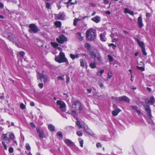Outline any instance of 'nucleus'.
Masks as SVG:
<instances>
[{
    "mask_svg": "<svg viewBox=\"0 0 155 155\" xmlns=\"http://www.w3.org/2000/svg\"><path fill=\"white\" fill-rule=\"evenodd\" d=\"M82 110V105L81 102L78 101H75L73 102L70 109L71 113H68L70 114H75L80 112Z\"/></svg>",
    "mask_w": 155,
    "mask_h": 155,
    "instance_id": "f257e3e1",
    "label": "nucleus"
},
{
    "mask_svg": "<svg viewBox=\"0 0 155 155\" xmlns=\"http://www.w3.org/2000/svg\"><path fill=\"white\" fill-rule=\"evenodd\" d=\"M97 35L95 30L89 28L86 32V38L87 41H94L96 39Z\"/></svg>",
    "mask_w": 155,
    "mask_h": 155,
    "instance_id": "f03ea898",
    "label": "nucleus"
},
{
    "mask_svg": "<svg viewBox=\"0 0 155 155\" xmlns=\"http://www.w3.org/2000/svg\"><path fill=\"white\" fill-rule=\"evenodd\" d=\"M55 60L59 63L65 62L68 65L69 64L68 60L65 57L64 53L61 51L60 52L59 55L55 56Z\"/></svg>",
    "mask_w": 155,
    "mask_h": 155,
    "instance_id": "7ed1b4c3",
    "label": "nucleus"
},
{
    "mask_svg": "<svg viewBox=\"0 0 155 155\" xmlns=\"http://www.w3.org/2000/svg\"><path fill=\"white\" fill-rule=\"evenodd\" d=\"M29 29L28 31L30 33H36L39 30V29L35 24H30L29 25Z\"/></svg>",
    "mask_w": 155,
    "mask_h": 155,
    "instance_id": "20e7f679",
    "label": "nucleus"
},
{
    "mask_svg": "<svg viewBox=\"0 0 155 155\" xmlns=\"http://www.w3.org/2000/svg\"><path fill=\"white\" fill-rule=\"evenodd\" d=\"M68 39L64 35H61L58 38H56V41L58 43L60 44H63L64 42L67 41Z\"/></svg>",
    "mask_w": 155,
    "mask_h": 155,
    "instance_id": "39448f33",
    "label": "nucleus"
},
{
    "mask_svg": "<svg viewBox=\"0 0 155 155\" xmlns=\"http://www.w3.org/2000/svg\"><path fill=\"white\" fill-rule=\"evenodd\" d=\"M92 58L93 59H96L99 62L102 61V58L100 53L99 52H93L91 54Z\"/></svg>",
    "mask_w": 155,
    "mask_h": 155,
    "instance_id": "423d86ee",
    "label": "nucleus"
},
{
    "mask_svg": "<svg viewBox=\"0 0 155 155\" xmlns=\"http://www.w3.org/2000/svg\"><path fill=\"white\" fill-rule=\"evenodd\" d=\"M143 106L146 112V114L147 116L150 118L152 117L151 114V109L149 105L146 104H144Z\"/></svg>",
    "mask_w": 155,
    "mask_h": 155,
    "instance_id": "0eeeda50",
    "label": "nucleus"
},
{
    "mask_svg": "<svg viewBox=\"0 0 155 155\" xmlns=\"http://www.w3.org/2000/svg\"><path fill=\"white\" fill-rule=\"evenodd\" d=\"M56 104L58 105L59 106L60 109L62 110V111H65L66 108V104L63 101L60 100H58L56 102Z\"/></svg>",
    "mask_w": 155,
    "mask_h": 155,
    "instance_id": "6e6552de",
    "label": "nucleus"
},
{
    "mask_svg": "<svg viewBox=\"0 0 155 155\" xmlns=\"http://www.w3.org/2000/svg\"><path fill=\"white\" fill-rule=\"evenodd\" d=\"M115 100L116 101L119 100L121 101H124L127 103H129L130 101L129 98L126 96H123L120 97H116L115 98Z\"/></svg>",
    "mask_w": 155,
    "mask_h": 155,
    "instance_id": "1a4fd4ad",
    "label": "nucleus"
},
{
    "mask_svg": "<svg viewBox=\"0 0 155 155\" xmlns=\"http://www.w3.org/2000/svg\"><path fill=\"white\" fill-rule=\"evenodd\" d=\"M39 77L41 81L42 79H43V82L44 83L46 82L48 78V76L47 75H45L39 73Z\"/></svg>",
    "mask_w": 155,
    "mask_h": 155,
    "instance_id": "9d476101",
    "label": "nucleus"
},
{
    "mask_svg": "<svg viewBox=\"0 0 155 155\" xmlns=\"http://www.w3.org/2000/svg\"><path fill=\"white\" fill-rule=\"evenodd\" d=\"M36 130L39 134L40 138H43L45 137V135L44 134V132L43 130L41 131L39 128L38 127H37L36 128Z\"/></svg>",
    "mask_w": 155,
    "mask_h": 155,
    "instance_id": "9b49d317",
    "label": "nucleus"
},
{
    "mask_svg": "<svg viewBox=\"0 0 155 155\" xmlns=\"http://www.w3.org/2000/svg\"><path fill=\"white\" fill-rule=\"evenodd\" d=\"M155 101V99L154 97L152 96L150 98V99H146L145 100V102L146 103L150 105L153 104Z\"/></svg>",
    "mask_w": 155,
    "mask_h": 155,
    "instance_id": "f8f14e48",
    "label": "nucleus"
},
{
    "mask_svg": "<svg viewBox=\"0 0 155 155\" xmlns=\"http://www.w3.org/2000/svg\"><path fill=\"white\" fill-rule=\"evenodd\" d=\"M137 23L138 25L140 28H141L143 26L142 17L141 16L137 18Z\"/></svg>",
    "mask_w": 155,
    "mask_h": 155,
    "instance_id": "ddd939ff",
    "label": "nucleus"
},
{
    "mask_svg": "<svg viewBox=\"0 0 155 155\" xmlns=\"http://www.w3.org/2000/svg\"><path fill=\"white\" fill-rule=\"evenodd\" d=\"M65 15L63 12H60L58 14L57 18L58 19L64 20L65 19Z\"/></svg>",
    "mask_w": 155,
    "mask_h": 155,
    "instance_id": "4468645a",
    "label": "nucleus"
},
{
    "mask_svg": "<svg viewBox=\"0 0 155 155\" xmlns=\"http://www.w3.org/2000/svg\"><path fill=\"white\" fill-rule=\"evenodd\" d=\"M106 34L104 32L103 33H101L100 35V40L102 42H105L107 39L105 35Z\"/></svg>",
    "mask_w": 155,
    "mask_h": 155,
    "instance_id": "2eb2a0df",
    "label": "nucleus"
},
{
    "mask_svg": "<svg viewBox=\"0 0 155 155\" xmlns=\"http://www.w3.org/2000/svg\"><path fill=\"white\" fill-rule=\"evenodd\" d=\"M64 143L68 146H70L73 145L74 143L70 140L69 139H66L64 140Z\"/></svg>",
    "mask_w": 155,
    "mask_h": 155,
    "instance_id": "dca6fc26",
    "label": "nucleus"
},
{
    "mask_svg": "<svg viewBox=\"0 0 155 155\" xmlns=\"http://www.w3.org/2000/svg\"><path fill=\"white\" fill-rule=\"evenodd\" d=\"M134 39L137 41L139 45L141 48V49L145 47L144 43L143 42H140L139 39L136 38H135Z\"/></svg>",
    "mask_w": 155,
    "mask_h": 155,
    "instance_id": "f3484780",
    "label": "nucleus"
},
{
    "mask_svg": "<svg viewBox=\"0 0 155 155\" xmlns=\"http://www.w3.org/2000/svg\"><path fill=\"white\" fill-rule=\"evenodd\" d=\"M91 20L96 23H98L100 21V17L99 16L96 15L92 18Z\"/></svg>",
    "mask_w": 155,
    "mask_h": 155,
    "instance_id": "a211bd4d",
    "label": "nucleus"
},
{
    "mask_svg": "<svg viewBox=\"0 0 155 155\" xmlns=\"http://www.w3.org/2000/svg\"><path fill=\"white\" fill-rule=\"evenodd\" d=\"M120 111L121 110L119 108H117L116 109L113 110L112 112V114L113 116H116Z\"/></svg>",
    "mask_w": 155,
    "mask_h": 155,
    "instance_id": "6ab92c4d",
    "label": "nucleus"
},
{
    "mask_svg": "<svg viewBox=\"0 0 155 155\" xmlns=\"http://www.w3.org/2000/svg\"><path fill=\"white\" fill-rule=\"evenodd\" d=\"M76 36L77 38L80 41H81L84 40V37L81 36V33L80 32L77 33Z\"/></svg>",
    "mask_w": 155,
    "mask_h": 155,
    "instance_id": "aec40b11",
    "label": "nucleus"
},
{
    "mask_svg": "<svg viewBox=\"0 0 155 155\" xmlns=\"http://www.w3.org/2000/svg\"><path fill=\"white\" fill-rule=\"evenodd\" d=\"M54 25L57 28H60L61 26V22L60 21H56L54 23Z\"/></svg>",
    "mask_w": 155,
    "mask_h": 155,
    "instance_id": "412c9836",
    "label": "nucleus"
},
{
    "mask_svg": "<svg viewBox=\"0 0 155 155\" xmlns=\"http://www.w3.org/2000/svg\"><path fill=\"white\" fill-rule=\"evenodd\" d=\"M80 66L82 67H84L85 66V64H86V61L83 59H80Z\"/></svg>",
    "mask_w": 155,
    "mask_h": 155,
    "instance_id": "4be33fe9",
    "label": "nucleus"
},
{
    "mask_svg": "<svg viewBox=\"0 0 155 155\" xmlns=\"http://www.w3.org/2000/svg\"><path fill=\"white\" fill-rule=\"evenodd\" d=\"M48 129L51 131L52 132L55 130L54 127L52 124H49L48 126Z\"/></svg>",
    "mask_w": 155,
    "mask_h": 155,
    "instance_id": "5701e85b",
    "label": "nucleus"
},
{
    "mask_svg": "<svg viewBox=\"0 0 155 155\" xmlns=\"http://www.w3.org/2000/svg\"><path fill=\"white\" fill-rule=\"evenodd\" d=\"M70 57L71 58L72 60H74L75 58H79V56L78 54H76L75 55L74 54H70Z\"/></svg>",
    "mask_w": 155,
    "mask_h": 155,
    "instance_id": "b1692460",
    "label": "nucleus"
},
{
    "mask_svg": "<svg viewBox=\"0 0 155 155\" xmlns=\"http://www.w3.org/2000/svg\"><path fill=\"white\" fill-rule=\"evenodd\" d=\"M96 64L95 62H91L89 64V67L92 69H94L96 68Z\"/></svg>",
    "mask_w": 155,
    "mask_h": 155,
    "instance_id": "393cba45",
    "label": "nucleus"
},
{
    "mask_svg": "<svg viewBox=\"0 0 155 155\" xmlns=\"http://www.w3.org/2000/svg\"><path fill=\"white\" fill-rule=\"evenodd\" d=\"M3 139L5 140H7L8 142H10V140L9 138L7 137V134H3Z\"/></svg>",
    "mask_w": 155,
    "mask_h": 155,
    "instance_id": "a878e982",
    "label": "nucleus"
},
{
    "mask_svg": "<svg viewBox=\"0 0 155 155\" xmlns=\"http://www.w3.org/2000/svg\"><path fill=\"white\" fill-rule=\"evenodd\" d=\"M51 45L54 48H56L58 47L59 45L56 42H50Z\"/></svg>",
    "mask_w": 155,
    "mask_h": 155,
    "instance_id": "bb28decb",
    "label": "nucleus"
},
{
    "mask_svg": "<svg viewBox=\"0 0 155 155\" xmlns=\"http://www.w3.org/2000/svg\"><path fill=\"white\" fill-rule=\"evenodd\" d=\"M76 124L78 126L79 129H80L82 128V126L80 121L78 120L76 122Z\"/></svg>",
    "mask_w": 155,
    "mask_h": 155,
    "instance_id": "cd10ccee",
    "label": "nucleus"
},
{
    "mask_svg": "<svg viewBox=\"0 0 155 155\" xmlns=\"http://www.w3.org/2000/svg\"><path fill=\"white\" fill-rule=\"evenodd\" d=\"M56 135L57 136L60 137L61 138H59V140H62L63 138V135L61 132H58L57 133Z\"/></svg>",
    "mask_w": 155,
    "mask_h": 155,
    "instance_id": "c85d7f7f",
    "label": "nucleus"
},
{
    "mask_svg": "<svg viewBox=\"0 0 155 155\" xmlns=\"http://www.w3.org/2000/svg\"><path fill=\"white\" fill-rule=\"evenodd\" d=\"M84 47L85 48H87V49L89 50L91 48V45L88 43H86L84 45Z\"/></svg>",
    "mask_w": 155,
    "mask_h": 155,
    "instance_id": "c756f323",
    "label": "nucleus"
},
{
    "mask_svg": "<svg viewBox=\"0 0 155 155\" xmlns=\"http://www.w3.org/2000/svg\"><path fill=\"white\" fill-rule=\"evenodd\" d=\"M113 76V73L111 71H109L107 74V79H110Z\"/></svg>",
    "mask_w": 155,
    "mask_h": 155,
    "instance_id": "7c9ffc66",
    "label": "nucleus"
},
{
    "mask_svg": "<svg viewBox=\"0 0 155 155\" xmlns=\"http://www.w3.org/2000/svg\"><path fill=\"white\" fill-rule=\"evenodd\" d=\"M87 134L91 135H92L93 134V132L89 128L87 130L85 131Z\"/></svg>",
    "mask_w": 155,
    "mask_h": 155,
    "instance_id": "2f4dec72",
    "label": "nucleus"
},
{
    "mask_svg": "<svg viewBox=\"0 0 155 155\" xmlns=\"http://www.w3.org/2000/svg\"><path fill=\"white\" fill-rule=\"evenodd\" d=\"M107 57L108 58V59L110 62H112L113 61L114 58L113 57L111 56V55L108 54L107 55Z\"/></svg>",
    "mask_w": 155,
    "mask_h": 155,
    "instance_id": "473e14b6",
    "label": "nucleus"
},
{
    "mask_svg": "<svg viewBox=\"0 0 155 155\" xmlns=\"http://www.w3.org/2000/svg\"><path fill=\"white\" fill-rule=\"evenodd\" d=\"M7 39L10 41L13 42L14 41V38L12 36H11L10 35H8L7 37Z\"/></svg>",
    "mask_w": 155,
    "mask_h": 155,
    "instance_id": "72a5a7b5",
    "label": "nucleus"
},
{
    "mask_svg": "<svg viewBox=\"0 0 155 155\" xmlns=\"http://www.w3.org/2000/svg\"><path fill=\"white\" fill-rule=\"evenodd\" d=\"M80 20V19L78 18H75L74 20L73 25L74 26H76L77 25L78 21Z\"/></svg>",
    "mask_w": 155,
    "mask_h": 155,
    "instance_id": "f704fd0d",
    "label": "nucleus"
},
{
    "mask_svg": "<svg viewBox=\"0 0 155 155\" xmlns=\"http://www.w3.org/2000/svg\"><path fill=\"white\" fill-rule=\"evenodd\" d=\"M79 142L80 144V146L81 147H83V144L84 140L83 139L80 138L79 139Z\"/></svg>",
    "mask_w": 155,
    "mask_h": 155,
    "instance_id": "c9c22d12",
    "label": "nucleus"
},
{
    "mask_svg": "<svg viewBox=\"0 0 155 155\" xmlns=\"http://www.w3.org/2000/svg\"><path fill=\"white\" fill-rule=\"evenodd\" d=\"M141 51L143 53V54L144 55L146 56L147 55V53L146 52L145 49V47L143 48H141Z\"/></svg>",
    "mask_w": 155,
    "mask_h": 155,
    "instance_id": "e433bc0d",
    "label": "nucleus"
},
{
    "mask_svg": "<svg viewBox=\"0 0 155 155\" xmlns=\"http://www.w3.org/2000/svg\"><path fill=\"white\" fill-rule=\"evenodd\" d=\"M20 108L22 110L25 109L26 107L25 105L22 103L20 104Z\"/></svg>",
    "mask_w": 155,
    "mask_h": 155,
    "instance_id": "4c0bfd02",
    "label": "nucleus"
},
{
    "mask_svg": "<svg viewBox=\"0 0 155 155\" xmlns=\"http://www.w3.org/2000/svg\"><path fill=\"white\" fill-rule=\"evenodd\" d=\"M137 68L138 70H141V71H143L145 70L144 68L143 67L137 66Z\"/></svg>",
    "mask_w": 155,
    "mask_h": 155,
    "instance_id": "58836bf2",
    "label": "nucleus"
},
{
    "mask_svg": "<svg viewBox=\"0 0 155 155\" xmlns=\"http://www.w3.org/2000/svg\"><path fill=\"white\" fill-rule=\"evenodd\" d=\"M72 0H68V2H64V3L66 4H68L70 3L71 5H74L76 3V2L74 3V2H71V1H72Z\"/></svg>",
    "mask_w": 155,
    "mask_h": 155,
    "instance_id": "ea45409f",
    "label": "nucleus"
},
{
    "mask_svg": "<svg viewBox=\"0 0 155 155\" xmlns=\"http://www.w3.org/2000/svg\"><path fill=\"white\" fill-rule=\"evenodd\" d=\"M104 70L102 69L97 72V74L98 75L99 74H100V76H101L102 74L104 73Z\"/></svg>",
    "mask_w": 155,
    "mask_h": 155,
    "instance_id": "a19ab883",
    "label": "nucleus"
},
{
    "mask_svg": "<svg viewBox=\"0 0 155 155\" xmlns=\"http://www.w3.org/2000/svg\"><path fill=\"white\" fill-rule=\"evenodd\" d=\"M25 148L26 150H30L31 149L30 146L28 143H27L26 144Z\"/></svg>",
    "mask_w": 155,
    "mask_h": 155,
    "instance_id": "79ce46f5",
    "label": "nucleus"
},
{
    "mask_svg": "<svg viewBox=\"0 0 155 155\" xmlns=\"http://www.w3.org/2000/svg\"><path fill=\"white\" fill-rule=\"evenodd\" d=\"M19 54L21 57H23L25 55V53L24 51H21L19 52Z\"/></svg>",
    "mask_w": 155,
    "mask_h": 155,
    "instance_id": "37998d69",
    "label": "nucleus"
},
{
    "mask_svg": "<svg viewBox=\"0 0 155 155\" xmlns=\"http://www.w3.org/2000/svg\"><path fill=\"white\" fill-rule=\"evenodd\" d=\"M45 4L46 8H47L48 9H49L51 6L50 4L48 2H46L45 3Z\"/></svg>",
    "mask_w": 155,
    "mask_h": 155,
    "instance_id": "c03bdc74",
    "label": "nucleus"
},
{
    "mask_svg": "<svg viewBox=\"0 0 155 155\" xmlns=\"http://www.w3.org/2000/svg\"><path fill=\"white\" fill-rule=\"evenodd\" d=\"M2 144L3 145L4 149L5 150H7V147L6 145L5 144V142L4 141H2Z\"/></svg>",
    "mask_w": 155,
    "mask_h": 155,
    "instance_id": "a18cd8bd",
    "label": "nucleus"
},
{
    "mask_svg": "<svg viewBox=\"0 0 155 155\" xmlns=\"http://www.w3.org/2000/svg\"><path fill=\"white\" fill-rule=\"evenodd\" d=\"M108 46L109 47L112 46V48L113 49H115V48L116 47V45L113 43H110L108 45Z\"/></svg>",
    "mask_w": 155,
    "mask_h": 155,
    "instance_id": "49530a36",
    "label": "nucleus"
},
{
    "mask_svg": "<svg viewBox=\"0 0 155 155\" xmlns=\"http://www.w3.org/2000/svg\"><path fill=\"white\" fill-rule=\"evenodd\" d=\"M131 107H132V109L134 110H135V111H136L137 110L138 107H137L136 106H131Z\"/></svg>",
    "mask_w": 155,
    "mask_h": 155,
    "instance_id": "de8ad7c7",
    "label": "nucleus"
},
{
    "mask_svg": "<svg viewBox=\"0 0 155 155\" xmlns=\"http://www.w3.org/2000/svg\"><path fill=\"white\" fill-rule=\"evenodd\" d=\"M8 151L9 153H13L14 152V149L12 147H10L8 149Z\"/></svg>",
    "mask_w": 155,
    "mask_h": 155,
    "instance_id": "09e8293b",
    "label": "nucleus"
},
{
    "mask_svg": "<svg viewBox=\"0 0 155 155\" xmlns=\"http://www.w3.org/2000/svg\"><path fill=\"white\" fill-rule=\"evenodd\" d=\"M76 134L79 137H81L82 135V133L79 131L77 132Z\"/></svg>",
    "mask_w": 155,
    "mask_h": 155,
    "instance_id": "8fccbe9b",
    "label": "nucleus"
},
{
    "mask_svg": "<svg viewBox=\"0 0 155 155\" xmlns=\"http://www.w3.org/2000/svg\"><path fill=\"white\" fill-rule=\"evenodd\" d=\"M9 137L11 139H13L15 138V136L13 134H9Z\"/></svg>",
    "mask_w": 155,
    "mask_h": 155,
    "instance_id": "3c124183",
    "label": "nucleus"
},
{
    "mask_svg": "<svg viewBox=\"0 0 155 155\" xmlns=\"http://www.w3.org/2000/svg\"><path fill=\"white\" fill-rule=\"evenodd\" d=\"M96 147L97 148H98L100 147H102V145L100 143H98L96 144Z\"/></svg>",
    "mask_w": 155,
    "mask_h": 155,
    "instance_id": "603ef678",
    "label": "nucleus"
},
{
    "mask_svg": "<svg viewBox=\"0 0 155 155\" xmlns=\"http://www.w3.org/2000/svg\"><path fill=\"white\" fill-rule=\"evenodd\" d=\"M129 11L130 10L127 8H126L124 9V12L125 13H128Z\"/></svg>",
    "mask_w": 155,
    "mask_h": 155,
    "instance_id": "864d4df0",
    "label": "nucleus"
},
{
    "mask_svg": "<svg viewBox=\"0 0 155 155\" xmlns=\"http://www.w3.org/2000/svg\"><path fill=\"white\" fill-rule=\"evenodd\" d=\"M83 128L85 131H86L87 129L88 128V127L87 126L83 125Z\"/></svg>",
    "mask_w": 155,
    "mask_h": 155,
    "instance_id": "5fc2aeb1",
    "label": "nucleus"
},
{
    "mask_svg": "<svg viewBox=\"0 0 155 155\" xmlns=\"http://www.w3.org/2000/svg\"><path fill=\"white\" fill-rule=\"evenodd\" d=\"M38 86L40 89H42L43 87V85L42 83H39L38 84Z\"/></svg>",
    "mask_w": 155,
    "mask_h": 155,
    "instance_id": "6e6d98bb",
    "label": "nucleus"
},
{
    "mask_svg": "<svg viewBox=\"0 0 155 155\" xmlns=\"http://www.w3.org/2000/svg\"><path fill=\"white\" fill-rule=\"evenodd\" d=\"M30 125L31 127L33 128H35V126L34 123L31 122L30 123Z\"/></svg>",
    "mask_w": 155,
    "mask_h": 155,
    "instance_id": "4d7b16f0",
    "label": "nucleus"
},
{
    "mask_svg": "<svg viewBox=\"0 0 155 155\" xmlns=\"http://www.w3.org/2000/svg\"><path fill=\"white\" fill-rule=\"evenodd\" d=\"M151 15V14L149 13H146V16L147 17H150Z\"/></svg>",
    "mask_w": 155,
    "mask_h": 155,
    "instance_id": "13d9d810",
    "label": "nucleus"
},
{
    "mask_svg": "<svg viewBox=\"0 0 155 155\" xmlns=\"http://www.w3.org/2000/svg\"><path fill=\"white\" fill-rule=\"evenodd\" d=\"M87 93L89 94L91 93L92 91V89L91 88L87 89Z\"/></svg>",
    "mask_w": 155,
    "mask_h": 155,
    "instance_id": "bf43d9fd",
    "label": "nucleus"
},
{
    "mask_svg": "<svg viewBox=\"0 0 155 155\" xmlns=\"http://www.w3.org/2000/svg\"><path fill=\"white\" fill-rule=\"evenodd\" d=\"M128 13L131 15H134V13L133 11H130Z\"/></svg>",
    "mask_w": 155,
    "mask_h": 155,
    "instance_id": "052dcab7",
    "label": "nucleus"
},
{
    "mask_svg": "<svg viewBox=\"0 0 155 155\" xmlns=\"http://www.w3.org/2000/svg\"><path fill=\"white\" fill-rule=\"evenodd\" d=\"M136 111L138 114V115H140L141 113V112L140 110H138L137 109Z\"/></svg>",
    "mask_w": 155,
    "mask_h": 155,
    "instance_id": "680f3d73",
    "label": "nucleus"
},
{
    "mask_svg": "<svg viewBox=\"0 0 155 155\" xmlns=\"http://www.w3.org/2000/svg\"><path fill=\"white\" fill-rule=\"evenodd\" d=\"M70 81V78L69 77H68L67 78H66V82L67 83H68Z\"/></svg>",
    "mask_w": 155,
    "mask_h": 155,
    "instance_id": "e2e57ef3",
    "label": "nucleus"
},
{
    "mask_svg": "<svg viewBox=\"0 0 155 155\" xmlns=\"http://www.w3.org/2000/svg\"><path fill=\"white\" fill-rule=\"evenodd\" d=\"M58 79L59 80H63V78L61 76H58Z\"/></svg>",
    "mask_w": 155,
    "mask_h": 155,
    "instance_id": "0e129e2a",
    "label": "nucleus"
},
{
    "mask_svg": "<svg viewBox=\"0 0 155 155\" xmlns=\"http://www.w3.org/2000/svg\"><path fill=\"white\" fill-rule=\"evenodd\" d=\"M30 104L31 106H35V103L33 102H31L30 103Z\"/></svg>",
    "mask_w": 155,
    "mask_h": 155,
    "instance_id": "69168bd1",
    "label": "nucleus"
},
{
    "mask_svg": "<svg viewBox=\"0 0 155 155\" xmlns=\"http://www.w3.org/2000/svg\"><path fill=\"white\" fill-rule=\"evenodd\" d=\"M123 32L124 34H129V32L128 31L125 30H123Z\"/></svg>",
    "mask_w": 155,
    "mask_h": 155,
    "instance_id": "338daca9",
    "label": "nucleus"
},
{
    "mask_svg": "<svg viewBox=\"0 0 155 155\" xmlns=\"http://www.w3.org/2000/svg\"><path fill=\"white\" fill-rule=\"evenodd\" d=\"M99 85L101 87H103L104 85L103 83H101L99 84Z\"/></svg>",
    "mask_w": 155,
    "mask_h": 155,
    "instance_id": "774afa93",
    "label": "nucleus"
}]
</instances>
